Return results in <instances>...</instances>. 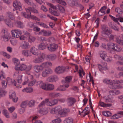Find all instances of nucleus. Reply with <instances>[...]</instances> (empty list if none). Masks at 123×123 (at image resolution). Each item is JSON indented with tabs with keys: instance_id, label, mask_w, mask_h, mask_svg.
<instances>
[{
	"instance_id": "39448f33",
	"label": "nucleus",
	"mask_w": 123,
	"mask_h": 123,
	"mask_svg": "<svg viewBox=\"0 0 123 123\" xmlns=\"http://www.w3.org/2000/svg\"><path fill=\"white\" fill-rule=\"evenodd\" d=\"M45 56V55L44 54L40 53L38 55V58L34 60V62L36 63H40L44 61Z\"/></svg>"
},
{
	"instance_id": "13d9d810",
	"label": "nucleus",
	"mask_w": 123,
	"mask_h": 123,
	"mask_svg": "<svg viewBox=\"0 0 123 123\" xmlns=\"http://www.w3.org/2000/svg\"><path fill=\"white\" fill-rule=\"evenodd\" d=\"M121 48L119 46L117 45L115 46L113 49V50L117 51H119L121 50Z\"/></svg>"
},
{
	"instance_id": "c756f323",
	"label": "nucleus",
	"mask_w": 123,
	"mask_h": 123,
	"mask_svg": "<svg viewBox=\"0 0 123 123\" xmlns=\"http://www.w3.org/2000/svg\"><path fill=\"white\" fill-rule=\"evenodd\" d=\"M30 51L33 55H38V50L34 47H33L31 49Z\"/></svg>"
},
{
	"instance_id": "0eeeda50",
	"label": "nucleus",
	"mask_w": 123,
	"mask_h": 123,
	"mask_svg": "<svg viewBox=\"0 0 123 123\" xmlns=\"http://www.w3.org/2000/svg\"><path fill=\"white\" fill-rule=\"evenodd\" d=\"M2 33L3 34V35L1 37V38L3 39L4 41H7L9 40L10 38V35L5 29H3L2 31Z\"/></svg>"
},
{
	"instance_id": "dca6fc26",
	"label": "nucleus",
	"mask_w": 123,
	"mask_h": 123,
	"mask_svg": "<svg viewBox=\"0 0 123 123\" xmlns=\"http://www.w3.org/2000/svg\"><path fill=\"white\" fill-rule=\"evenodd\" d=\"M58 45L55 43L51 44L49 45L48 48V50L51 51H54L57 49Z\"/></svg>"
},
{
	"instance_id": "09e8293b",
	"label": "nucleus",
	"mask_w": 123,
	"mask_h": 123,
	"mask_svg": "<svg viewBox=\"0 0 123 123\" xmlns=\"http://www.w3.org/2000/svg\"><path fill=\"white\" fill-rule=\"evenodd\" d=\"M7 16L11 19L13 20L14 17L13 14L10 12H8L7 13Z\"/></svg>"
},
{
	"instance_id": "ea45409f",
	"label": "nucleus",
	"mask_w": 123,
	"mask_h": 123,
	"mask_svg": "<svg viewBox=\"0 0 123 123\" xmlns=\"http://www.w3.org/2000/svg\"><path fill=\"white\" fill-rule=\"evenodd\" d=\"M47 57L50 60H54L56 57V55L54 54H51L47 55Z\"/></svg>"
},
{
	"instance_id": "e433bc0d",
	"label": "nucleus",
	"mask_w": 123,
	"mask_h": 123,
	"mask_svg": "<svg viewBox=\"0 0 123 123\" xmlns=\"http://www.w3.org/2000/svg\"><path fill=\"white\" fill-rule=\"evenodd\" d=\"M6 93V92L2 88L0 89V98L5 96Z\"/></svg>"
},
{
	"instance_id": "c85d7f7f",
	"label": "nucleus",
	"mask_w": 123,
	"mask_h": 123,
	"mask_svg": "<svg viewBox=\"0 0 123 123\" xmlns=\"http://www.w3.org/2000/svg\"><path fill=\"white\" fill-rule=\"evenodd\" d=\"M38 117L37 116H34L31 117V120L33 123H43V122L39 120H36L37 119Z\"/></svg>"
},
{
	"instance_id": "2eb2a0df",
	"label": "nucleus",
	"mask_w": 123,
	"mask_h": 123,
	"mask_svg": "<svg viewBox=\"0 0 123 123\" xmlns=\"http://www.w3.org/2000/svg\"><path fill=\"white\" fill-rule=\"evenodd\" d=\"M67 101L68 105L70 106L74 105L76 102V100L74 98L69 97L67 98Z\"/></svg>"
},
{
	"instance_id": "20e7f679",
	"label": "nucleus",
	"mask_w": 123,
	"mask_h": 123,
	"mask_svg": "<svg viewBox=\"0 0 123 123\" xmlns=\"http://www.w3.org/2000/svg\"><path fill=\"white\" fill-rule=\"evenodd\" d=\"M101 27V35L105 37H108L109 34H110L111 32L108 27L106 25H102Z\"/></svg>"
},
{
	"instance_id": "a18cd8bd",
	"label": "nucleus",
	"mask_w": 123,
	"mask_h": 123,
	"mask_svg": "<svg viewBox=\"0 0 123 123\" xmlns=\"http://www.w3.org/2000/svg\"><path fill=\"white\" fill-rule=\"evenodd\" d=\"M115 11L116 12L120 14H121L123 12L122 10L119 7H116Z\"/></svg>"
},
{
	"instance_id": "338daca9",
	"label": "nucleus",
	"mask_w": 123,
	"mask_h": 123,
	"mask_svg": "<svg viewBox=\"0 0 123 123\" xmlns=\"http://www.w3.org/2000/svg\"><path fill=\"white\" fill-rule=\"evenodd\" d=\"M23 70H15L16 71L13 75V77L15 78L16 76H18V74L19 72L21 71H22Z\"/></svg>"
},
{
	"instance_id": "cd10ccee",
	"label": "nucleus",
	"mask_w": 123,
	"mask_h": 123,
	"mask_svg": "<svg viewBox=\"0 0 123 123\" xmlns=\"http://www.w3.org/2000/svg\"><path fill=\"white\" fill-rule=\"evenodd\" d=\"M22 53L23 55L27 57L30 56L31 55V51L27 50L22 51Z\"/></svg>"
},
{
	"instance_id": "864d4df0",
	"label": "nucleus",
	"mask_w": 123,
	"mask_h": 123,
	"mask_svg": "<svg viewBox=\"0 0 123 123\" xmlns=\"http://www.w3.org/2000/svg\"><path fill=\"white\" fill-rule=\"evenodd\" d=\"M88 75L86 76V78L87 79L88 77L90 79V81L92 82L93 84H94V80L93 79V77L92 76L91 74L90 73H89L88 74Z\"/></svg>"
},
{
	"instance_id": "2f4dec72",
	"label": "nucleus",
	"mask_w": 123,
	"mask_h": 123,
	"mask_svg": "<svg viewBox=\"0 0 123 123\" xmlns=\"http://www.w3.org/2000/svg\"><path fill=\"white\" fill-rule=\"evenodd\" d=\"M100 105L102 107H107L112 106V104H106L100 101L99 102Z\"/></svg>"
},
{
	"instance_id": "393cba45",
	"label": "nucleus",
	"mask_w": 123,
	"mask_h": 123,
	"mask_svg": "<svg viewBox=\"0 0 123 123\" xmlns=\"http://www.w3.org/2000/svg\"><path fill=\"white\" fill-rule=\"evenodd\" d=\"M52 65V64L50 62H46L43 63L41 66L42 68V69H43L50 67Z\"/></svg>"
},
{
	"instance_id": "f8f14e48",
	"label": "nucleus",
	"mask_w": 123,
	"mask_h": 123,
	"mask_svg": "<svg viewBox=\"0 0 123 123\" xmlns=\"http://www.w3.org/2000/svg\"><path fill=\"white\" fill-rule=\"evenodd\" d=\"M9 97L10 99H12V101L14 102H16L18 101V98L16 96L15 93L13 91L10 92Z\"/></svg>"
},
{
	"instance_id": "423d86ee",
	"label": "nucleus",
	"mask_w": 123,
	"mask_h": 123,
	"mask_svg": "<svg viewBox=\"0 0 123 123\" xmlns=\"http://www.w3.org/2000/svg\"><path fill=\"white\" fill-rule=\"evenodd\" d=\"M103 82L104 83L109 85V87L111 89H114V88L117 87V86L114 85L113 80H111L109 79L106 78L103 80Z\"/></svg>"
},
{
	"instance_id": "7c9ffc66",
	"label": "nucleus",
	"mask_w": 123,
	"mask_h": 123,
	"mask_svg": "<svg viewBox=\"0 0 123 123\" xmlns=\"http://www.w3.org/2000/svg\"><path fill=\"white\" fill-rule=\"evenodd\" d=\"M104 98L105 100V102L107 103H113L114 102V101L111 99L108 95L105 96L104 97Z\"/></svg>"
},
{
	"instance_id": "bb28decb",
	"label": "nucleus",
	"mask_w": 123,
	"mask_h": 123,
	"mask_svg": "<svg viewBox=\"0 0 123 123\" xmlns=\"http://www.w3.org/2000/svg\"><path fill=\"white\" fill-rule=\"evenodd\" d=\"M106 9V7L103 6L102 7L99 11L98 14L100 16H102L105 14V10Z\"/></svg>"
},
{
	"instance_id": "412c9836",
	"label": "nucleus",
	"mask_w": 123,
	"mask_h": 123,
	"mask_svg": "<svg viewBox=\"0 0 123 123\" xmlns=\"http://www.w3.org/2000/svg\"><path fill=\"white\" fill-rule=\"evenodd\" d=\"M99 54L101 58L103 60H104L107 57L106 53L104 51H100L99 52Z\"/></svg>"
},
{
	"instance_id": "58836bf2",
	"label": "nucleus",
	"mask_w": 123,
	"mask_h": 123,
	"mask_svg": "<svg viewBox=\"0 0 123 123\" xmlns=\"http://www.w3.org/2000/svg\"><path fill=\"white\" fill-rule=\"evenodd\" d=\"M37 23L40 26L44 28H49L48 26L43 23L41 22H37Z\"/></svg>"
},
{
	"instance_id": "5701e85b",
	"label": "nucleus",
	"mask_w": 123,
	"mask_h": 123,
	"mask_svg": "<svg viewBox=\"0 0 123 123\" xmlns=\"http://www.w3.org/2000/svg\"><path fill=\"white\" fill-rule=\"evenodd\" d=\"M109 93L111 95H116L119 94L120 93V92L118 90L114 89L109 91Z\"/></svg>"
},
{
	"instance_id": "6e6552de",
	"label": "nucleus",
	"mask_w": 123,
	"mask_h": 123,
	"mask_svg": "<svg viewBox=\"0 0 123 123\" xmlns=\"http://www.w3.org/2000/svg\"><path fill=\"white\" fill-rule=\"evenodd\" d=\"M30 69L32 68V65H30L28 67L24 64H18L16 65L15 67V69Z\"/></svg>"
},
{
	"instance_id": "a19ab883",
	"label": "nucleus",
	"mask_w": 123,
	"mask_h": 123,
	"mask_svg": "<svg viewBox=\"0 0 123 123\" xmlns=\"http://www.w3.org/2000/svg\"><path fill=\"white\" fill-rule=\"evenodd\" d=\"M73 120L71 118H68L65 119L64 120V123H73Z\"/></svg>"
},
{
	"instance_id": "052dcab7",
	"label": "nucleus",
	"mask_w": 123,
	"mask_h": 123,
	"mask_svg": "<svg viewBox=\"0 0 123 123\" xmlns=\"http://www.w3.org/2000/svg\"><path fill=\"white\" fill-rule=\"evenodd\" d=\"M55 1L58 3L63 5L65 6L66 4V2L63 0H55Z\"/></svg>"
},
{
	"instance_id": "c9c22d12",
	"label": "nucleus",
	"mask_w": 123,
	"mask_h": 123,
	"mask_svg": "<svg viewBox=\"0 0 123 123\" xmlns=\"http://www.w3.org/2000/svg\"><path fill=\"white\" fill-rule=\"evenodd\" d=\"M28 41L29 42L31 43L34 42L35 40V38L31 34L30 35L28 36Z\"/></svg>"
},
{
	"instance_id": "4c0bfd02",
	"label": "nucleus",
	"mask_w": 123,
	"mask_h": 123,
	"mask_svg": "<svg viewBox=\"0 0 123 123\" xmlns=\"http://www.w3.org/2000/svg\"><path fill=\"white\" fill-rule=\"evenodd\" d=\"M16 25L18 27L20 28H23L24 25L20 21H17L16 23Z\"/></svg>"
},
{
	"instance_id": "ddd939ff",
	"label": "nucleus",
	"mask_w": 123,
	"mask_h": 123,
	"mask_svg": "<svg viewBox=\"0 0 123 123\" xmlns=\"http://www.w3.org/2000/svg\"><path fill=\"white\" fill-rule=\"evenodd\" d=\"M114 85L117 86V88H114L115 89H120L122 88V86H121L118 85H123V81L122 80H113Z\"/></svg>"
},
{
	"instance_id": "5fc2aeb1",
	"label": "nucleus",
	"mask_w": 123,
	"mask_h": 123,
	"mask_svg": "<svg viewBox=\"0 0 123 123\" xmlns=\"http://www.w3.org/2000/svg\"><path fill=\"white\" fill-rule=\"evenodd\" d=\"M55 73L59 74L64 73L65 71V70H55Z\"/></svg>"
},
{
	"instance_id": "7ed1b4c3",
	"label": "nucleus",
	"mask_w": 123,
	"mask_h": 123,
	"mask_svg": "<svg viewBox=\"0 0 123 123\" xmlns=\"http://www.w3.org/2000/svg\"><path fill=\"white\" fill-rule=\"evenodd\" d=\"M72 79V77L71 76H67L65 78V83L64 85L60 86L56 89L57 91H65L66 90V88L69 86V83L70 82Z\"/></svg>"
},
{
	"instance_id": "9b49d317",
	"label": "nucleus",
	"mask_w": 123,
	"mask_h": 123,
	"mask_svg": "<svg viewBox=\"0 0 123 123\" xmlns=\"http://www.w3.org/2000/svg\"><path fill=\"white\" fill-rule=\"evenodd\" d=\"M13 5L14 7L17 10L19 11L22 10V5L19 1L18 0L14 1L13 2Z\"/></svg>"
},
{
	"instance_id": "a878e982",
	"label": "nucleus",
	"mask_w": 123,
	"mask_h": 123,
	"mask_svg": "<svg viewBox=\"0 0 123 123\" xmlns=\"http://www.w3.org/2000/svg\"><path fill=\"white\" fill-rule=\"evenodd\" d=\"M41 31L43 33V35L44 36H49L52 34L51 31H47L45 30H43Z\"/></svg>"
},
{
	"instance_id": "69168bd1",
	"label": "nucleus",
	"mask_w": 123,
	"mask_h": 123,
	"mask_svg": "<svg viewBox=\"0 0 123 123\" xmlns=\"http://www.w3.org/2000/svg\"><path fill=\"white\" fill-rule=\"evenodd\" d=\"M46 104L47 105V103L46 102L45 99V100L42 101L39 105V107L40 108L44 106Z\"/></svg>"
},
{
	"instance_id": "680f3d73",
	"label": "nucleus",
	"mask_w": 123,
	"mask_h": 123,
	"mask_svg": "<svg viewBox=\"0 0 123 123\" xmlns=\"http://www.w3.org/2000/svg\"><path fill=\"white\" fill-rule=\"evenodd\" d=\"M1 54L2 55L8 59H9L11 57L10 55L9 54H7L6 52H1Z\"/></svg>"
},
{
	"instance_id": "37998d69",
	"label": "nucleus",
	"mask_w": 123,
	"mask_h": 123,
	"mask_svg": "<svg viewBox=\"0 0 123 123\" xmlns=\"http://www.w3.org/2000/svg\"><path fill=\"white\" fill-rule=\"evenodd\" d=\"M120 37L119 36L117 37L116 38V42L120 44L123 45V41L121 40Z\"/></svg>"
},
{
	"instance_id": "49530a36",
	"label": "nucleus",
	"mask_w": 123,
	"mask_h": 123,
	"mask_svg": "<svg viewBox=\"0 0 123 123\" xmlns=\"http://www.w3.org/2000/svg\"><path fill=\"white\" fill-rule=\"evenodd\" d=\"M24 0L25 2L29 5H31L33 6H35V4L32 2L31 0Z\"/></svg>"
},
{
	"instance_id": "a211bd4d",
	"label": "nucleus",
	"mask_w": 123,
	"mask_h": 123,
	"mask_svg": "<svg viewBox=\"0 0 123 123\" xmlns=\"http://www.w3.org/2000/svg\"><path fill=\"white\" fill-rule=\"evenodd\" d=\"M121 115H123V111H120L118 112L117 114H115L111 117V119H117L119 118L122 116Z\"/></svg>"
},
{
	"instance_id": "0e129e2a",
	"label": "nucleus",
	"mask_w": 123,
	"mask_h": 123,
	"mask_svg": "<svg viewBox=\"0 0 123 123\" xmlns=\"http://www.w3.org/2000/svg\"><path fill=\"white\" fill-rule=\"evenodd\" d=\"M30 18L35 20L39 21L40 20V19L39 18L37 17L36 16H34V15H31V14H30Z\"/></svg>"
},
{
	"instance_id": "473e14b6",
	"label": "nucleus",
	"mask_w": 123,
	"mask_h": 123,
	"mask_svg": "<svg viewBox=\"0 0 123 123\" xmlns=\"http://www.w3.org/2000/svg\"><path fill=\"white\" fill-rule=\"evenodd\" d=\"M0 78L1 80H4L5 79V74L3 70H1L0 72Z\"/></svg>"
},
{
	"instance_id": "4468645a",
	"label": "nucleus",
	"mask_w": 123,
	"mask_h": 123,
	"mask_svg": "<svg viewBox=\"0 0 123 123\" xmlns=\"http://www.w3.org/2000/svg\"><path fill=\"white\" fill-rule=\"evenodd\" d=\"M58 79V77L57 76H51L47 78V81L51 82H55L57 81Z\"/></svg>"
},
{
	"instance_id": "b1692460",
	"label": "nucleus",
	"mask_w": 123,
	"mask_h": 123,
	"mask_svg": "<svg viewBox=\"0 0 123 123\" xmlns=\"http://www.w3.org/2000/svg\"><path fill=\"white\" fill-rule=\"evenodd\" d=\"M53 72L52 70H44L42 73V75L43 77L46 76L49 74H51Z\"/></svg>"
},
{
	"instance_id": "f257e3e1",
	"label": "nucleus",
	"mask_w": 123,
	"mask_h": 123,
	"mask_svg": "<svg viewBox=\"0 0 123 123\" xmlns=\"http://www.w3.org/2000/svg\"><path fill=\"white\" fill-rule=\"evenodd\" d=\"M37 85H39L40 88L45 90H52L54 88V86L53 84H48L46 85L42 81H37Z\"/></svg>"
},
{
	"instance_id": "c03bdc74",
	"label": "nucleus",
	"mask_w": 123,
	"mask_h": 123,
	"mask_svg": "<svg viewBox=\"0 0 123 123\" xmlns=\"http://www.w3.org/2000/svg\"><path fill=\"white\" fill-rule=\"evenodd\" d=\"M115 45L114 43H109L107 44L108 48L110 49H113Z\"/></svg>"
},
{
	"instance_id": "8fccbe9b",
	"label": "nucleus",
	"mask_w": 123,
	"mask_h": 123,
	"mask_svg": "<svg viewBox=\"0 0 123 123\" xmlns=\"http://www.w3.org/2000/svg\"><path fill=\"white\" fill-rule=\"evenodd\" d=\"M98 67L99 69H106L107 68V65L106 64L102 65L98 64Z\"/></svg>"
},
{
	"instance_id": "bf43d9fd",
	"label": "nucleus",
	"mask_w": 123,
	"mask_h": 123,
	"mask_svg": "<svg viewBox=\"0 0 123 123\" xmlns=\"http://www.w3.org/2000/svg\"><path fill=\"white\" fill-rule=\"evenodd\" d=\"M55 1L58 3L63 5L65 6L66 4V2L63 0H55Z\"/></svg>"
},
{
	"instance_id": "aec40b11",
	"label": "nucleus",
	"mask_w": 123,
	"mask_h": 123,
	"mask_svg": "<svg viewBox=\"0 0 123 123\" xmlns=\"http://www.w3.org/2000/svg\"><path fill=\"white\" fill-rule=\"evenodd\" d=\"M20 47L23 49H27L29 48L30 45L29 43L25 41H23Z\"/></svg>"
},
{
	"instance_id": "1a4fd4ad",
	"label": "nucleus",
	"mask_w": 123,
	"mask_h": 123,
	"mask_svg": "<svg viewBox=\"0 0 123 123\" xmlns=\"http://www.w3.org/2000/svg\"><path fill=\"white\" fill-rule=\"evenodd\" d=\"M11 32L13 37L15 38H18L21 35L22 32L18 29H14L12 30Z\"/></svg>"
},
{
	"instance_id": "72a5a7b5",
	"label": "nucleus",
	"mask_w": 123,
	"mask_h": 123,
	"mask_svg": "<svg viewBox=\"0 0 123 123\" xmlns=\"http://www.w3.org/2000/svg\"><path fill=\"white\" fill-rule=\"evenodd\" d=\"M23 92L27 93H31L33 91V89L31 87L25 88L22 90Z\"/></svg>"
},
{
	"instance_id": "f704fd0d",
	"label": "nucleus",
	"mask_w": 123,
	"mask_h": 123,
	"mask_svg": "<svg viewBox=\"0 0 123 123\" xmlns=\"http://www.w3.org/2000/svg\"><path fill=\"white\" fill-rule=\"evenodd\" d=\"M6 24L8 26L12 27L13 26V24L10 20L8 19H6L4 20Z\"/></svg>"
},
{
	"instance_id": "774afa93",
	"label": "nucleus",
	"mask_w": 123,
	"mask_h": 123,
	"mask_svg": "<svg viewBox=\"0 0 123 123\" xmlns=\"http://www.w3.org/2000/svg\"><path fill=\"white\" fill-rule=\"evenodd\" d=\"M79 73L80 77H82V74H83V75H85V73L84 72L83 70H79Z\"/></svg>"
},
{
	"instance_id": "de8ad7c7",
	"label": "nucleus",
	"mask_w": 123,
	"mask_h": 123,
	"mask_svg": "<svg viewBox=\"0 0 123 123\" xmlns=\"http://www.w3.org/2000/svg\"><path fill=\"white\" fill-rule=\"evenodd\" d=\"M2 113L6 117L8 118L9 117V113L7 110L5 109L3 110Z\"/></svg>"
},
{
	"instance_id": "6ab92c4d",
	"label": "nucleus",
	"mask_w": 123,
	"mask_h": 123,
	"mask_svg": "<svg viewBox=\"0 0 123 123\" xmlns=\"http://www.w3.org/2000/svg\"><path fill=\"white\" fill-rule=\"evenodd\" d=\"M6 82L7 84L10 85H12L16 86V83L14 79H12L10 78H7L6 79Z\"/></svg>"
},
{
	"instance_id": "e2e57ef3",
	"label": "nucleus",
	"mask_w": 123,
	"mask_h": 123,
	"mask_svg": "<svg viewBox=\"0 0 123 123\" xmlns=\"http://www.w3.org/2000/svg\"><path fill=\"white\" fill-rule=\"evenodd\" d=\"M61 120L60 118H58L52 120L51 123H60Z\"/></svg>"
},
{
	"instance_id": "4d7b16f0",
	"label": "nucleus",
	"mask_w": 123,
	"mask_h": 123,
	"mask_svg": "<svg viewBox=\"0 0 123 123\" xmlns=\"http://www.w3.org/2000/svg\"><path fill=\"white\" fill-rule=\"evenodd\" d=\"M35 103V101L33 100H31L29 102H28V105L30 107H32L34 106Z\"/></svg>"
},
{
	"instance_id": "6e6d98bb",
	"label": "nucleus",
	"mask_w": 123,
	"mask_h": 123,
	"mask_svg": "<svg viewBox=\"0 0 123 123\" xmlns=\"http://www.w3.org/2000/svg\"><path fill=\"white\" fill-rule=\"evenodd\" d=\"M57 9L59 10L60 12H63L64 11V8L62 6L59 5H57Z\"/></svg>"
},
{
	"instance_id": "603ef678",
	"label": "nucleus",
	"mask_w": 123,
	"mask_h": 123,
	"mask_svg": "<svg viewBox=\"0 0 123 123\" xmlns=\"http://www.w3.org/2000/svg\"><path fill=\"white\" fill-rule=\"evenodd\" d=\"M28 105V101H26L22 102L21 105V106L25 108V107Z\"/></svg>"
},
{
	"instance_id": "9d476101",
	"label": "nucleus",
	"mask_w": 123,
	"mask_h": 123,
	"mask_svg": "<svg viewBox=\"0 0 123 123\" xmlns=\"http://www.w3.org/2000/svg\"><path fill=\"white\" fill-rule=\"evenodd\" d=\"M46 102L47 103V105L49 106L54 105L57 103V100L56 99H49L48 98L45 99Z\"/></svg>"
},
{
	"instance_id": "79ce46f5",
	"label": "nucleus",
	"mask_w": 123,
	"mask_h": 123,
	"mask_svg": "<svg viewBox=\"0 0 123 123\" xmlns=\"http://www.w3.org/2000/svg\"><path fill=\"white\" fill-rule=\"evenodd\" d=\"M38 48L40 50H43L46 48V46L44 43H41L38 46Z\"/></svg>"
},
{
	"instance_id": "f03ea898",
	"label": "nucleus",
	"mask_w": 123,
	"mask_h": 123,
	"mask_svg": "<svg viewBox=\"0 0 123 123\" xmlns=\"http://www.w3.org/2000/svg\"><path fill=\"white\" fill-rule=\"evenodd\" d=\"M55 108L56 113L58 112L61 117L66 116L70 111L69 109L64 108L62 109L60 106H56Z\"/></svg>"
},
{
	"instance_id": "3c124183",
	"label": "nucleus",
	"mask_w": 123,
	"mask_h": 123,
	"mask_svg": "<svg viewBox=\"0 0 123 123\" xmlns=\"http://www.w3.org/2000/svg\"><path fill=\"white\" fill-rule=\"evenodd\" d=\"M102 113L104 116L107 117H109L111 115V113L109 111H104Z\"/></svg>"
},
{
	"instance_id": "4be33fe9",
	"label": "nucleus",
	"mask_w": 123,
	"mask_h": 123,
	"mask_svg": "<svg viewBox=\"0 0 123 123\" xmlns=\"http://www.w3.org/2000/svg\"><path fill=\"white\" fill-rule=\"evenodd\" d=\"M26 10L28 13H29L31 14V12L35 13H37L38 12V11L34 8H32L31 7H29L25 9Z\"/></svg>"
},
{
	"instance_id": "f3484780",
	"label": "nucleus",
	"mask_w": 123,
	"mask_h": 123,
	"mask_svg": "<svg viewBox=\"0 0 123 123\" xmlns=\"http://www.w3.org/2000/svg\"><path fill=\"white\" fill-rule=\"evenodd\" d=\"M49 108L48 107L42 108L38 111L39 112L41 115H43L47 114L49 111Z\"/></svg>"
}]
</instances>
